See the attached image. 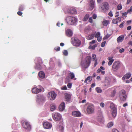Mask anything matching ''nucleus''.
<instances>
[{
  "instance_id": "f257e3e1",
  "label": "nucleus",
  "mask_w": 132,
  "mask_h": 132,
  "mask_svg": "<svg viewBox=\"0 0 132 132\" xmlns=\"http://www.w3.org/2000/svg\"><path fill=\"white\" fill-rule=\"evenodd\" d=\"M66 20L67 23L70 25H74L77 21L76 18L72 16L67 17L66 19Z\"/></svg>"
},
{
  "instance_id": "f03ea898",
  "label": "nucleus",
  "mask_w": 132,
  "mask_h": 132,
  "mask_svg": "<svg viewBox=\"0 0 132 132\" xmlns=\"http://www.w3.org/2000/svg\"><path fill=\"white\" fill-rule=\"evenodd\" d=\"M71 41L73 45L77 47H79L81 44V41L77 38L72 37L71 39Z\"/></svg>"
},
{
  "instance_id": "7ed1b4c3",
  "label": "nucleus",
  "mask_w": 132,
  "mask_h": 132,
  "mask_svg": "<svg viewBox=\"0 0 132 132\" xmlns=\"http://www.w3.org/2000/svg\"><path fill=\"white\" fill-rule=\"evenodd\" d=\"M21 122L22 125L24 128L28 130L31 129V126L28 121L26 120H23Z\"/></svg>"
},
{
  "instance_id": "20e7f679",
  "label": "nucleus",
  "mask_w": 132,
  "mask_h": 132,
  "mask_svg": "<svg viewBox=\"0 0 132 132\" xmlns=\"http://www.w3.org/2000/svg\"><path fill=\"white\" fill-rule=\"evenodd\" d=\"M48 98L51 101H53L55 99L56 96L57 94L54 91H52L48 93Z\"/></svg>"
},
{
  "instance_id": "39448f33",
  "label": "nucleus",
  "mask_w": 132,
  "mask_h": 132,
  "mask_svg": "<svg viewBox=\"0 0 132 132\" xmlns=\"http://www.w3.org/2000/svg\"><path fill=\"white\" fill-rule=\"evenodd\" d=\"M120 62L119 61H115L112 65V69L114 71H116L120 67Z\"/></svg>"
},
{
  "instance_id": "423d86ee",
  "label": "nucleus",
  "mask_w": 132,
  "mask_h": 132,
  "mask_svg": "<svg viewBox=\"0 0 132 132\" xmlns=\"http://www.w3.org/2000/svg\"><path fill=\"white\" fill-rule=\"evenodd\" d=\"M96 118L98 121L100 122H103L104 119L102 112L101 111H98L97 114Z\"/></svg>"
},
{
  "instance_id": "0eeeda50",
  "label": "nucleus",
  "mask_w": 132,
  "mask_h": 132,
  "mask_svg": "<svg viewBox=\"0 0 132 132\" xmlns=\"http://www.w3.org/2000/svg\"><path fill=\"white\" fill-rule=\"evenodd\" d=\"M46 100V98L43 95H39L37 96L36 99V101L38 103L43 102Z\"/></svg>"
},
{
  "instance_id": "6e6552de",
  "label": "nucleus",
  "mask_w": 132,
  "mask_h": 132,
  "mask_svg": "<svg viewBox=\"0 0 132 132\" xmlns=\"http://www.w3.org/2000/svg\"><path fill=\"white\" fill-rule=\"evenodd\" d=\"M52 116L53 119L56 121L60 120L61 117V116L60 114L57 113H53Z\"/></svg>"
},
{
  "instance_id": "1a4fd4ad",
  "label": "nucleus",
  "mask_w": 132,
  "mask_h": 132,
  "mask_svg": "<svg viewBox=\"0 0 132 132\" xmlns=\"http://www.w3.org/2000/svg\"><path fill=\"white\" fill-rule=\"evenodd\" d=\"M94 108L93 105L89 104L87 109V113L90 114L92 113L94 111Z\"/></svg>"
},
{
  "instance_id": "9d476101",
  "label": "nucleus",
  "mask_w": 132,
  "mask_h": 132,
  "mask_svg": "<svg viewBox=\"0 0 132 132\" xmlns=\"http://www.w3.org/2000/svg\"><path fill=\"white\" fill-rule=\"evenodd\" d=\"M95 6V2L94 0H90L89 4L88 10H93Z\"/></svg>"
},
{
  "instance_id": "9b49d317",
  "label": "nucleus",
  "mask_w": 132,
  "mask_h": 132,
  "mask_svg": "<svg viewBox=\"0 0 132 132\" xmlns=\"http://www.w3.org/2000/svg\"><path fill=\"white\" fill-rule=\"evenodd\" d=\"M102 10L105 11L109 9V5L107 2H104L103 3V5L101 7Z\"/></svg>"
},
{
  "instance_id": "f8f14e48",
  "label": "nucleus",
  "mask_w": 132,
  "mask_h": 132,
  "mask_svg": "<svg viewBox=\"0 0 132 132\" xmlns=\"http://www.w3.org/2000/svg\"><path fill=\"white\" fill-rule=\"evenodd\" d=\"M43 126L45 128L49 129L51 128L52 125L48 122H45L43 123Z\"/></svg>"
},
{
  "instance_id": "ddd939ff",
  "label": "nucleus",
  "mask_w": 132,
  "mask_h": 132,
  "mask_svg": "<svg viewBox=\"0 0 132 132\" xmlns=\"http://www.w3.org/2000/svg\"><path fill=\"white\" fill-rule=\"evenodd\" d=\"M42 89L40 88H38L37 87L33 88L32 89V92L34 94H38L41 92Z\"/></svg>"
},
{
  "instance_id": "4468645a",
  "label": "nucleus",
  "mask_w": 132,
  "mask_h": 132,
  "mask_svg": "<svg viewBox=\"0 0 132 132\" xmlns=\"http://www.w3.org/2000/svg\"><path fill=\"white\" fill-rule=\"evenodd\" d=\"M131 74L129 72L126 73L124 75L122 78V79L124 80L125 79H128L131 76Z\"/></svg>"
},
{
  "instance_id": "2eb2a0df",
  "label": "nucleus",
  "mask_w": 132,
  "mask_h": 132,
  "mask_svg": "<svg viewBox=\"0 0 132 132\" xmlns=\"http://www.w3.org/2000/svg\"><path fill=\"white\" fill-rule=\"evenodd\" d=\"M65 96V99L66 101L68 102H69L71 97V95L69 94L65 93L64 94Z\"/></svg>"
},
{
  "instance_id": "dca6fc26",
  "label": "nucleus",
  "mask_w": 132,
  "mask_h": 132,
  "mask_svg": "<svg viewBox=\"0 0 132 132\" xmlns=\"http://www.w3.org/2000/svg\"><path fill=\"white\" fill-rule=\"evenodd\" d=\"M72 115L73 116L79 117L80 116L81 113L78 111H74L72 112Z\"/></svg>"
},
{
  "instance_id": "f3484780",
  "label": "nucleus",
  "mask_w": 132,
  "mask_h": 132,
  "mask_svg": "<svg viewBox=\"0 0 132 132\" xmlns=\"http://www.w3.org/2000/svg\"><path fill=\"white\" fill-rule=\"evenodd\" d=\"M113 56H111L108 58V60L109 61L108 63L109 65L110 66L111 65L113 62H114V60L113 59Z\"/></svg>"
},
{
  "instance_id": "a211bd4d",
  "label": "nucleus",
  "mask_w": 132,
  "mask_h": 132,
  "mask_svg": "<svg viewBox=\"0 0 132 132\" xmlns=\"http://www.w3.org/2000/svg\"><path fill=\"white\" fill-rule=\"evenodd\" d=\"M66 34L67 36L70 37L72 35V32L71 30L67 29L66 31Z\"/></svg>"
},
{
  "instance_id": "6ab92c4d",
  "label": "nucleus",
  "mask_w": 132,
  "mask_h": 132,
  "mask_svg": "<svg viewBox=\"0 0 132 132\" xmlns=\"http://www.w3.org/2000/svg\"><path fill=\"white\" fill-rule=\"evenodd\" d=\"M65 108V103L64 102H63L60 105L59 108L60 111H62L64 110Z\"/></svg>"
},
{
  "instance_id": "aec40b11",
  "label": "nucleus",
  "mask_w": 132,
  "mask_h": 132,
  "mask_svg": "<svg viewBox=\"0 0 132 132\" xmlns=\"http://www.w3.org/2000/svg\"><path fill=\"white\" fill-rule=\"evenodd\" d=\"M111 114L112 117H115L117 114V108H114V109L111 110Z\"/></svg>"
},
{
  "instance_id": "412c9836",
  "label": "nucleus",
  "mask_w": 132,
  "mask_h": 132,
  "mask_svg": "<svg viewBox=\"0 0 132 132\" xmlns=\"http://www.w3.org/2000/svg\"><path fill=\"white\" fill-rule=\"evenodd\" d=\"M81 64L82 67L85 68H87L90 65L85 61L84 62L82 61Z\"/></svg>"
},
{
  "instance_id": "4be33fe9",
  "label": "nucleus",
  "mask_w": 132,
  "mask_h": 132,
  "mask_svg": "<svg viewBox=\"0 0 132 132\" xmlns=\"http://www.w3.org/2000/svg\"><path fill=\"white\" fill-rule=\"evenodd\" d=\"M124 36L123 35H121L119 36L117 39V43H119L120 42H122L124 40Z\"/></svg>"
},
{
  "instance_id": "5701e85b",
  "label": "nucleus",
  "mask_w": 132,
  "mask_h": 132,
  "mask_svg": "<svg viewBox=\"0 0 132 132\" xmlns=\"http://www.w3.org/2000/svg\"><path fill=\"white\" fill-rule=\"evenodd\" d=\"M91 59L90 56H87L85 58V61L90 64L91 62Z\"/></svg>"
},
{
  "instance_id": "b1692460",
  "label": "nucleus",
  "mask_w": 132,
  "mask_h": 132,
  "mask_svg": "<svg viewBox=\"0 0 132 132\" xmlns=\"http://www.w3.org/2000/svg\"><path fill=\"white\" fill-rule=\"evenodd\" d=\"M69 12L72 14H76L77 13V12L75 9L72 7L70 9Z\"/></svg>"
},
{
  "instance_id": "393cba45",
  "label": "nucleus",
  "mask_w": 132,
  "mask_h": 132,
  "mask_svg": "<svg viewBox=\"0 0 132 132\" xmlns=\"http://www.w3.org/2000/svg\"><path fill=\"white\" fill-rule=\"evenodd\" d=\"M38 76L39 77L41 78H44L45 77V73L42 71H40L39 72Z\"/></svg>"
},
{
  "instance_id": "a878e982",
  "label": "nucleus",
  "mask_w": 132,
  "mask_h": 132,
  "mask_svg": "<svg viewBox=\"0 0 132 132\" xmlns=\"http://www.w3.org/2000/svg\"><path fill=\"white\" fill-rule=\"evenodd\" d=\"M95 34L92 33L89 35L87 37V39L89 40L93 39L95 37Z\"/></svg>"
},
{
  "instance_id": "bb28decb",
  "label": "nucleus",
  "mask_w": 132,
  "mask_h": 132,
  "mask_svg": "<svg viewBox=\"0 0 132 132\" xmlns=\"http://www.w3.org/2000/svg\"><path fill=\"white\" fill-rule=\"evenodd\" d=\"M120 100L121 101H125L126 99V95H124V96L121 95L119 96Z\"/></svg>"
},
{
  "instance_id": "cd10ccee",
  "label": "nucleus",
  "mask_w": 132,
  "mask_h": 132,
  "mask_svg": "<svg viewBox=\"0 0 132 132\" xmlns=\"http://www.w3.org/2000/svg\"><path fill=\"white\" fill-rule=\"evenodd\" d=\"M109 21L108 20H105L103 21V25L104 26H107L109 23Z\"/></svg>"
},
{
  "instance_id": "c85d7f7f",
  "label": "nucleus",
  "mask_w": 132,
  "mask_h": 132,
  "mask_svg": "<svg viewBox=\"0 0 132 132\" xmlns=\"http://www.w3.org/2000/svg\"><path fill=\"white\" fill-rule=\"evenodd\" d=\"M124 95H126V92L124 90H121L119 92V96L121 95L124 96Z\"/></svg>"
},
{
  "instance_id": "c756f323",
  "label": "nucleus",
  "mask_w": 132,
  "mask_h": 132,
  "mask_svg": "<svg viewBox=\"0 0 132 132\" xmlns=\"http://www.w3.org/2000/svg\"><path fill=\"white\" fill-rule=\"evenodd\" d=\"M89 16V14H86L84 16V18L82 19V21H87L88 19Z\"/></svg>"
},
{
  "instance_id": "7c9ffc66",
  "label": "nucleus",
  "mask_w": 132,
  "mask_h": 132,
  "mask_svg": "<svg viewBox=\"0 0 132 132\" xmlns=\"http://www.w3.org/2000/svg\"><path fill=\"white\" fill-rule=\"evenodd\" d=\"M116 93V90L115 89H114L113 90L111 94V96L112 97H113L115 96Z\"/></svg>"
},
{
  "instance_id": "2f4dec72",
  "label": "nucleus",
  "mask_w": 132,
  "mask_h": 132,
  "mask_svg": "<svg viewBox=\"0 0 132 132\" xmlns=\"http://www.w3.org/2000/svg\"><path fill=\"white\" fill-rule=\"evenodd\" d=\"M69 75L71 79H73L75 77V75L73 72H70L69 74Z\"/></svg>"
},
{
  "instance_id": "473e14b6",
  "label": "nucleus",
  "mask_w": 132,
  "mask_h": 132,
  "mask_svg": "<svg viewBox=\"0 0 132 132\" xmlns=\"http://www.w3.org/2000/svg\"><path fill=\"white\" fill-rule=\"evenodd\" d=\"M96 90L97 93H101L102 92V90L99 87H96Z\"/></svg>"
},
{
  "instance_id": "72a5a7b5",
  "label": "nucleus",
  "mask_w": 132,
  "mask_h": 132,
  "mask_svg": "<svg viewBox=\"0 0 132 132\" xmlns=\"http://www.w3.org/2000/svg\"><path fill=\"white\" fill-rule=\"evenodd\" d=\"M110 107L111 110H113L114 108H117L115 106V105L113 103H111L110 104Z\"/></svg>"
},
{
  "instance_id": "f704fd0d",
  "label": "nucleus",
  "mask_w": 132,
  "mask_h": 132,
  "mask_svg": "<svg viewBox=\"0 0 132 132\" xmlns=\"http://www.w3.org/2000/svg\"><path fill=\"white\" fill-rule=\"evenodd\" d=\"M24 8L23 5H20L19 9V10L20 11H22L24 10Z\"/></svg>"
},
{
  "instance_id": "c9c22d12",
  "label": "nucleus",
  "mask_w": 132,
  "mask_h": 132,
  "mask_svg": "<svg viewBox=\"0 0 132 132\" xmlns=\"http://www.w3.org/2000/svg\"><path fill=\"white\" fill-rule=\"evenodd\" d=\"M113 123L112 122H110L108 123L107 125V127L109 128H110L113 126Z\"/></svg>"
},
{
  "instance_id": "e433bc0d",
  "label": "nucleus",
  "mask_w": 132,
  "mask_h": 132,
  "mask_svg": "<svg viewBox=\"0 0 132 132\" xmlns=\"http://www.w3.org/2000/svg\"><path fill=\"white\" fill-rule=\"evenodd\" d=\"M90 76H88L87 78H86L85 79L84 82L85 83H87V81L89 80L90 79Z\"/></svg>"
},
{
  "instance_id": "4c0bfd02",
  "label": "nucleus",
  "mask_w": 132,
  "mask_h": 132,
  "mask_svg": "<svg viewBox=\"0 0 132 132\" xmlns=\"http://www.w3.org/2000/svg\"><path fill=\"white\" fill-rule=\"evenodd\" d=\"M100 32H98L95 34V36L96 38H97V37H100Z\"/></svg>"
},
{
  "instance_id": "58836bf2",
  "label": "nucleus",
  "mask_w": 132,
  "mask_h": 132,
  "mask_svg": "<svg viewBox=\"0 0 132 132\" xmlns=\"http://www.w3.org/2000/svg\"><path fill=\"white\" fill-rule=\"evenodd\" d=\"M63 53L64 55L67 56L68 54V52L67 50H64L63 52Z\"/></svg>"
},
{
  "instance_id": "ea45409f",
  "label": "nucleus",
  "mask_w": 132,
  "mask_h": 132,
  "mask_svg": "<svg viewBox=\"0 0 132 132\" xmlns=\"http://www.w3.org/2000/svg\"><path fill=\"white\" fill-rule=\"evenodd\" d=\"M110 36V35L107 34L103 38V40H104L105 39H107L108 38H109Z\"/></svg>"
},
{
  "instance_id": "a19ab883",
  "label": "nucleus",
  "mask_w": 132,
  "mask_h": 132,
  "mask_svg": "<svg viewBox=\"0 0 132 132\" xmlns=\"http://www.w3.org/2000/svg\"><path fill=\"white\" fill-rule=\"evenodd\" d=\"M59 128L61 132H62L63 131L64 128L63 126H59Z\"/></svg>"
},
{
  "instance_id": "79ce46f5",
  "label": "nucleus",
  "mask_w": 132,
  "mask_h": 132,
  "mask_svg": "<svg viewBox=\"0 0 132 132\" xmlns=\"http://www.w3.org/2000/svg\"><path fill=\"white\" fill-rule=\"evenodd\" d=\"M54 49L56 51H57L60 50V47H55Z\"/></svg>"
},
{
  "instance_id": "37998d69",
  "label": "nucleus",
  "mask_w": 132,
  "mask_h": 132,
  "mask_svg": "<svg viewBox=\"0 0 132 132\" xmlns=\"http://www.w3.org/2000/svg\"><path fill=\"white\" fill-rule=\"evenodd\" d=\"M55 109V106L54 105H52L51 107V111H54Z\"/></svg>"
},
{
  "instance_id": "c03bdc74",
  "label": "nucleus",
  "mask_w": 132,
  "mask_h": 132,
  "mask_svg": "<svg viewBox=\"0 0 132 132\" xmlns=\"http://www.w3.org/2000/svg\"><path fill=\"white\" fill-rule=\"evenodd\" d=\"M116 19V21L118 23V22H120L121 21V18L120 17H118Z\"/></svg>"
},
{
  "instance_id": "a18cd8bd",
  "label": "nucleus",
  "mask_w": 132,
  "mask_h": 132,
  "mask_svg": "<svg viewBox=\"0 0 132 132\" xmlns=\"http://www.w3.org/2000/svg\"><path fill=\"white\" fill-rule=\"evenodd\" d=\"M122 6L121 4H119L117 6V8L118 10H120L122 9Z\"/></svg>"
},
{
  "instance_id": "49530a36",
  "label": "nucleus",
  "mask_w": 132,
  "mask_h": 132,
  "mask_svg": "<svg viewBox=\"0 0 132 132\" xmlns=\"http://www.w3.org/2000/svg\"><path fill=\"white\" fill-rule=\"evenodd\" d=\"M72 84L71 83H68L67 86L68 87V88H71V86H72Z\"/></svg>"
},
{
  "instance_id": "de8ad7c7",
  "label": "nucleus",
  "mask_w": 132,
  "mask_h": 132,
  "mask_svg": "<svg viewBox=\"0 0 132 132\" xmlns=\"http://www.w3.org/2000/svg\"><path fill=\"white\" fill-rule=\"evenodd\" d=\"M89 22L90 23H92L93 22V20L92 17H90L88 20Z\"/></svg>"
},
{
  "instance_id": "09e8293b",
  "label": "nucleus",
  "mask_w": 132,
  "mask_h": 132,
  "mask_svg": "<svg viewBox=\"0 0 132 132\" xmlns=\"http://www.w3.org/2000/svg\"><path fill=\"white\" fill-rule=\"evenodd\" d=\"M106 41H104L102 42L101 44V46L102 47H103L104 46L105 44L106 43Z\"/></svg>"
},
{
  "instance_id": "8fccbe9b",
  "label": "nucleus",
  "mask_w": 132,
  "mask_h": 132,
  "mask_svg": "<svg viewBox=\"0 0 132 132\" xmlns=\"http://www.w3.org/2000/svg\"><path fill=\"white\" fill-rule=\"evenodd\" d=\"M112 23L114 24H117L118 23L116 19H113L112 20Z\"/></svg>"
},
{
  "instance_id": "3c124183",
  "label": "nucleus",
  "mask_w": 132,
  "mask_h": 132,
  "mask_svg": "<svg viewBox=\"0 0 132 132\" xmlns=\"http://www.w3.org/2000/svg\"><path fill=\"white\" fill-rule=\"evenodd\" d=\"M61 89L63 90H66L67 89V88L66 86H64Z\"/></svg>"
},
{
  "instance_id": "603ef678",
  "label": "nucleus",
  "mask_w": 132,
  "mask_h": 132,
  "mask_svg": "<svg viewBox=\"0 0 132 132\" xmlns=\"http://www.w3.org/2000/svg\"><path fill=\"white\" fill-rule=\"evenodd\" d=\"M124 22L123 21L119 25V27L120 28H122L123 26V25L124 23Z\"/></svg>"
},
{
  "instance_id": "864d4df0",
  "label": "nucleus",
  "mask_w": 132,
  "mask_h": 132,
  "mask_svg": "<svg viewBox=\"0 0 132 132\" xmlns=\"http://www.w3.org/2000/svg\"><path fill=\"white\" fill-rule=\"evenodd\" d=\"M96 57V56L95 54H93L92 55V57L93 58V60H95V58Z\"/></svg>"
},
{
  "instance_id": "5fc2aeb1",
  "label": "nucleus",
  "mask_w": 132,
  "mask_h": 132,
  "mask_svg": "<svg viewBox=\"0 0 132 132\" xmlns=\"http://www.w3.org/2000/svg\"><path fill=\"white\" fill-rule=\"evenodd\" d=\"M96 42V41L95 40H93L92 42H90V44L91 45L95 43Z\"/></svg>"
},
{
  "instance_id": "6e6d98bb",
  "label": "nucleus",
  "mask_w": 132,
  "mask_h": 132,
  "mask_svg": "<svg viewBox=\"0 0 132 132\" xmlns=\"http://www.w3.org/2000/svg\"><path fill=\"white\" fill-rule=\"evenodd\" d=\"M112 132H119L118 130L116 129H113L112 130Z\"/></svg>"
},
{
  "instance_id": "4d7b16f0",
  "label": "nucleus",
  "mask_w": 132,
  "mask_h": 132,
  "mask_svg": "<svg viewBox=\"0 0 132 132\" xmlns=\"http://www.w3.org/2000/svg\"><path fill=\"white\" fill-rule=\"evenodd\" d=\"M100 106L102 108H103L104 106V103H103L102 102L100 103Z\"/></svg>"
},
{
  "instance_id": "13d9d810",
  "label": "nucleus",
  "mask_w": 132,
  "mask_h": 132,
  "mask_svg": "<svg viewBox=\"0 0 132 132\" xmlns=\"http://www.w3.org/2000/svg\"><path fill=\"white\" fill-rule=\"evenodd\" d=\"M108 15L111 17L112 16H113V14L112 12H110L108 13Z\"/></svg>"
},
{
  "instance_id": "bf43d9fd",
  "label": "nucleus",
  "mask_w": 132,
  "mask_h": 132,
  "mask_svg": "<svg viewBox=\"0 0 132 132\" xmlns=\"http://www.w3.org/2000/svg\"><path fill=\"white\" fill-rule=\"evenodd\" d=\"M125 51V50L123 48H122L120 49L119 51V52L120 53H122L123 52Z\"/></svg>"
},
{
  "instance_id": "052dcab7",
  "label": "nucleus",
  "mask_w": 132,
  "mask_h": 132,
  "mask_svg": "<svg viewBox=\"0 0 132 132\" xmlns=\"http://www.w3.org/2000/svg\"><path fill=\"white\" fill-rule=\"evenodd\" d=\"M92 17L93 19H96L97 17L96 15L95 14H93V15Z\"/></svg>"
},
{
  "instance_id": "680f3d73",
  "label": "nucleus",
  "mask_w": 132,
  "mask_h": 132,
  "mask_svg": "<svg viewBox=\"0 0 132 132\" xmlns=\"http://www.w3.org/2000/svg\"><path fill=\"white\" fill-rule=\"evenodd\" d=\"M17 14L20 16L22 14V13L20 11H18V12Z\"/></svg>"
},
{
  "instance_id": "e2e57ef3",
  "label": "nucleus",
  "mask_w": 132,
  "mask_h": 132,
  "mask_svg": "<svg viewBox=\"0 0 132 132\" xmlns=\"http://www.w3.org/2000/svg\"><path fill=\"white\" fill-rule=\"evenodd\" d=\"M95 63L94 64V67H95L97 64V59H96L95 60Z\"/></svg>"
},
{
  "instance_id": "0e129e2a",
  "label": "nucleus",
  "mask_w": 132,
  "mask_h": 132,
  "mask_svg": "<svg viewBox=\"0 0 132 132\" xmlns=\"http://www.w3.org/2000/svg\"><path fill=\"white\" fill-rule=\"evenodd\" d=\"M97 45L96 44H95L92 47V48L93 50H94L95 49V47H97Z\"/></svg>"
},
{
  "instance_id": "69168bd1",
  "label": "nucleus",
  "mask_w": 132,
  "mask_h": 132,
  "mask_svg": "<svg viewBox=\"0 0 132 132\" xmlns=\"http://www.w3.org/2000/svg\"><path fill=\"white\" fill-rule=\"evenodd\" d=\"M97 40L98 42L100 41L102 39V38L100 37V36L99 37H97Z\"/></svg>"
},
{
  "instance_id": "338daca9",
  "label": "nucleus",
  "mask_w": 132,
  "mask_h": 132,
  "mask_svg": "<svg viewBox=\"0 0 132 132\" xmlns=\"http://www.w3.org/2000/svg\"><path fill=\"white\" fill-rule=\"evenodd\" d=\"M95 83H93L91 85V88H93L94 87H95Z\"/></svg>"
},
{
  "instance_id": "774afa93",
  "label": "nucleus",
  "mask_w": 132,
  "mask_h": 132,
  "mask_svg": "<svg viewBox=\"0 0 132 132\" xmlns=\"http://www.w3.org/2000/svg\"><path fill=\"white\" fill-rule=\"evenodd\" d=\"M101 70L100 68H98L97 70V73H100L101 72Z\"/></svg>"
}]
</instances>
